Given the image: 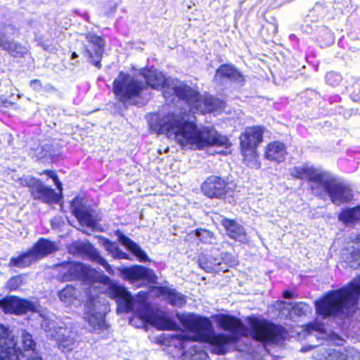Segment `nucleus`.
<instances>
[{"label": "nucleus", "instance_id": "38", "mask_svg": "<svg viewBox=\"0 0 360 360\" xmlns=\"http://www.w3.org/2000/svg\"><path fill=\"white\" fill-rule=\"evenodd\" d=\"M24 275H18L11 277L6 283V288L9 290H16L24 283Z\"/></svg>", "mask_w": 360, "mask_h": 360}, {"label": "nucleus", "instance_id": "48", "mask_svg": "<svg viewBox=\"0 0 360 360\" xmlns=\"http://www.w3.org/2000/svg\"><path fill=\"white\" fill-rule=\"evenodd\" d=\"M321 30L324 33H326L327 35H330V36L331 35L330 30H328L327 27L322 26V27H321Z\"/></svg>", "mask_w": 360, "mask_h": 360}, {"label": "nucleus", "instance_id": "32", "mask_svg": "<svg viewBox=\"0 0 360 360\" xmlns=\"http://www.w3.org/2000/svg\"><path fill=\"white\" fill-rule=\"evenodd\" d=\"M338 219L345 224H353L360 220V205L342 209Z\"/></svg>", "mask_w": 360, "mask_h": 360}, {"label": "nucleus", "instance_id": "33", "mask_svg": "<svg viewBox=\"0 0 360 360\" xmlns=\"http://www.w3.org/2000/svg\"><path fill=\"white\" fill-rule=\"evenodd\" d=\"M356 240V247L345 255L346 262L351 268L354 269L360 268V234Z\"/></svg>", "mask_w": 360, "mask_h": 360}, {"label": "nucleus", "instance_id": "34", "mask_svg": "<svg viewBox=\"0 0 360 360\" xmlns=\"http://www.w3.org/2000/svg\"><path fill=\"white\" fill-rule=\"evenodd\" d=\"M193 233L195 237L203 243L212 244L215 241L214 234L207 229H197Z\"/></svg>", "mask_w": 360, "mask_h": 360}, {"label": "nucleus", "instance_id": "8", "mask_svg": "<svg viewBox=\"0 0 360 360\" xmlns=\"http://www.w3.org/2000/svg\"><path fill=\"white\" fill-rule=\"evenodd\" d=\"M314 195L336 205L348 202L353 199V191L343 180L328 172L324 174L318 186H314Z\"/></svg>", "mask_w": 360, "mask_h": 360}, {"label": "nucleus", "instance_id": "15", "mask_svg": "<svg viewBox=\"0 0 360 360\" xmlns=\"http://www.w3.org/2000/svg\"><path fill=\"white\" fill-rule=\"evenodd\" d=\"M86 44H84L83 54L87 58L88 62L96 68L101 69V60L104 53V39L98 35L88 34L86 36Z\"/></svg>", "mask_w": 360, "mask_h": 360}, {"label": "nucleus", "instance_id": "49", "mask_svg": "<svg viewBox=\"0 0 360 360\" xmlns=\"http://www.w3.org/2000/svg\"><path fill=\"white\" fill-rule=\"evenodd\" d=\"M78 58V54L76 53V52H73L72 54H71V59L72 60H75L76 58Z\"/></svg>", "mask_w": 360, "mask_h": 360}, {"label": "nucleus", "instance_id": "21", "mask_svg": "<svg viewBox=\"0 0 360 360\" xmlns=\"http://www.w3.org/2000/svg\"><path fill=\"white\" fill-rule=\"evenodd\" d=\"M218 220L224 228L225 234L230 238L240 243L248 242L247 233L244 226L236 219L220 216Z\"/></svg>", "mask_w": 360, "mask_h": 360}, {"label": "nucleus", "instance_id": "28", "mask_svg": "<svg viewBox=\"0 0 360 360\" xmlns=\"http://www.w3.org/2000/svg\"><path fill=\"white\" fill-rule=\"evenodd\" d=\"M276 308L281 311L287 310L289 313L292 312L299 317L306 316L308 312L311 311L310 306L303 302L293 304L291 302L279 301L276 304Z\"/></svg>", "mask_w": 360, "mask_h": 360}, {"label": "nucleus", "instance_id": "35", "mask_svg": "<svg viewBox=\"0 0 360 360\" xmlns=\"http://www.w3.org/2000/svg\"><path fill=\"white\" fill-rule=\"evenodd\" d=\"M326 11L321 4H316L314 7L309 11L307 15L305 22L308 21H318L319 19L323 18L325 16Z\"/></svg>", "mask_w": 360, "mask_h": 360}, {"label": "nucleus", "instance_id": "2", "mask_svg": "<svg viewBox=\"0 0 360 360\" xmlns=\"http://www.w3.org/2000/svg\"><path fill=\"white\" fill-rule=\"evenodd\" d=\"M150 131L174 138L182 148L203 150L212 146H226L229 140L210 127H198L185 114L155 113L148 120Z\"/></svg>", "mask_w": 360, "mask_h": 360}, {"label": "nucleus", "instance_id": "9", "mask_svg": "<svg viewBox=\"0 0 360 360\" xmlns=\"http://www.w3.org/2000/svg\"><path fill=\"white\" fill-rule=\"evenodd\" d=\"M58 250V248L55 242L41 238L27 251L22 252L18 257H11L8 266L20 269L26 268Z\"/></svg>", "mask_w": 360, "mask_h": 360}, {"label": "nucleus", "instance_id": "50", "mask_svg": "<svg viewBox=\"0 0 360 360\" xmlns=\"http://www.w3.org/2000/svg\"><path fill=\"white\" fill-rule=\"evenodd\" d=\"M116 8H117V4H115V5L113 6V7H112V8H111V9H110V12H111V13H114V12L116 11Z\"/></svg>", "mask_w": 360, "mask_h": 360}, {"label": "nucleus", "instance_id": "7", "mask_svg": "<svg viewBox=\"0 0 360 360\" xmlns=\"http://www.w3.org/2000/svg\"><path fill=\"white\" fill-rule=\"evenodd\" d=\"M171 91L188 105L190 112L193 113H210L221 110L225 107L223 100L212 96L202 97L198 91L185 83H181Z\"/></svg>", "mask_w": 360, "mask_h": 360}, {"label": "nucleus", "instance_id": "43", "mask_svg": "<svg viewBox=\"0 0 360 360\" xmlns=\"http://www.w3.org/2000/svg\"><path fill=\"white\" fill-rule=\"evenodd\" d=\"M45 173L48 175L49 178L53 179L57 188L60 189L62 187V184L60 183L58 176L53 172L49 170L45 171Z\"/></svg>", "mask_w": 360, "mask_h": 360}, {"label": "nucleus", "instance_id": "22", "mask_svg": "<svg viewBox=\"0 0 360 360\" xmlns=\"http://www.w3.org/2000/svg\"><path fill=\"white\" fill-rule=\"evenodd\" d=\"M325 171L307 166H297L290 169V175L300 179H307L310 182V188L314 193V186H318Z\"/></svg>", "mask_w": 360, "mask_h": 360}, {"label": "nucleus", "instance_id": "19", "mask_svg": "<svg viewBox=\"0 0 360 360\" xmlns=\"http://www.w3.org/2000/svg\"><path fill=\"white\" fill-rule=\"evenodd\" d=\"M56 334H51L63 350L71 351L76 345V332L69 323H60L58 326Z\"/></svg>", "mask_w": 360, "mask_h": 360}, {"label": "nucleus", "instance_id": "13", "mask_svg": "<svg viewBox=\"0 0 360 360\" xmlns=\"http://www.w3.org/2000/svg\"><path fill=\"white\" fill-rule=\"evenodd\" d=\"M231 184L219 176L207 177L201 185L202 193L210 198L224 199L233 192Z\"/></svg>", "mask_w": 360, "mask_h": 360}, {"label": "nucleus", "instance_id": "37", "mask_svg": "<svg viewBox=\"0 0 360 360\" xmlns=\"http://www.w3.org/2000/svg\"><path fill=\"white\" fill-rule=\"evenodd\" d=\"M51 145L46 143L39 146L34 152V155L38 159H45L51 158L53 154L51 152Z\"/></svg>", "mask_w": 360, "mask_h": 360}, {"label": "nucleus", "instance_id": "14", "mask_svg": "<svg viewBox=\"0 0 360 360\" xmlns=\"http://www.w3.org/2000/svg\"><path fill=\"white\" fill-rule=\"evenodd\" d=\"M265 128L261 126L247 127L240 136L243 155L255 157L257 146L263 141Z\"/></svg>", "mask_w": 360, "mask_h": 360}, {"label": "nucleus", "instance_id": "41", "mask_svg": "<svg viewBox=\"0 0 360 360\" xmlns=\"http://www.w3.org/2000/svg\"><path fill=\"white\" fill-rule=\"evenodd\" d=\"M221 263L224 262L229 265H233L235 263V259L232 254L228 252H222L220 254Z\"/></svg>", "mask_w": 360, "mask_h": 360}, {"label": "nucleus", "instance_id": "5", "mask_svg": "<svg viewBox=\"0 0 360 360\" xmlns=\"http://www.w3.org/2000/svg\"><path fill=\"white\" fill-rule=\"evenodd\" d=\"M360 299V276L342 288L328 292L315 302L316 312L323 319L338 316L345 319L358 309Z\"/></svg>", "mask_w": 360, "mask_h": 360}, {"label": "nucleus", "instance_id": "6", "mask_svg": "<svg viewBox=\"0 0 360 360\" xmlns=\"http://www.w3.org/2000/svg\"><path fill=\"white\" fill-rule=\"evenodd\" d=\"M21 342L23 352L16 347L8 328L0 325V360H43L36 351V343L30 333L22 331Z\"/></svg>", "mask_w": 360, "mask_h": 360}, {"label": "nucleus", "instance_id": "25", "mask_svg": "<svg viewBox=\"0 0 360 360\" xmlns=\"http://www.w3.org/2000/svg\"><path fill=\"white\" fill-rule=\"evenodd\" d=\"M155 291L159 296L162 297L168 304L173 307L181 308L186 304V297L175 289L161 285L157 286Z\"/></svg>", "mask_w": 360, "mask_h": 360}, {"label": "nucleus", "instance_id": "4", "mask_svg": "<svg viewBox=\"0 0 360 360\" xmlns=\"http://www.w3.org/2000/svg\"><path fill=\"white\" fill-rule=\"evenodd\" d=\"M109 297L117 304V314L134 311L136 316L143 323H147L161 330H177L179 329L176 322L162 311H155L146 302H139L136 307V300L131 292L124 287L112 285L107 291Z\"/></svg>", "mask_w": 360, "mask_h": 360}, {"label": "nucleus", "instance_id": "29", "mask_svg": "<svg viewBox=\"0 0 360 360\" xmlns=\"http://www.w3.org/2000/svg\"><path fill=\"white\" fill-rule=\"evenodd\" d=\"M79 291L72 285H67L65 288L58 291L59 300L66 306L77 305L79 304Z\"/></svg>", "mask_w": 360, "mask_h": 360}, {"label": "nucleus", "instance_id": "11", "mask_svg": "<svg viewBox=\"0 0 360 360\" xmlns=\"http://www.w3.org/2000/svg\"><path fill=\"white\" fill-rule=\"evenodd\" d=\"M20 34V29L11 23L0 24V49L13 58H24L28 52L26 46L14 39Z\"/></svg>", "mask_w": 360, "mask_h": 360}, {"label": "nucleus", "instance_id": "1", "mask_svg": "<svg viewBox=\"0 0 360 360\" xmlns=\"http://www.w3.org/2000/svg\"><path fill=\"white\" fill-rule=\"evenodd\" d=\"M176 317L182 324L184 331L179 335L180 342L186 347V343L199 341L207 342L211 352L225 354L230 345H236L240 352H252L249 343L252 341L264 344L278 343L287 339L288 332L281 326L269 322L264 319L249 317L248 326L239 319L233 316H223L219 321V326L229 334H217L211 321L199 319L195 314H180Z\"/></svg>", "mask_w": 360, "mask_h": 360}, {"label": "nucleus", "instance_id": "3", "mask_svg": "<svg viewBox=\"0 0 360 360\" xmlns=\"http://www.w3.org/2000/svg\"><path fill=\"white\" fill-rule=\"evenodd\" d=\"M143 79H139L128 73L120 72L118 76L114 79L112 83V92L115 99L119 101L122 105L127 108L129 105H134L137 103V99L141 97L143 90L148 86L153 89H163V96L166 100L175 96L176 94L172 93V89L179 85L181 82H179L174 86L169 87L165 86V77L163 74L154 70H144L142 71Z\"/></svg>", "mask_w": 360, "mask_h": 360}, {"label": "nucleus", "instance_id": "26", "mask_svg": "<svg viewBox=\"0 0 360 360\" xmlns=\"http://www.w3.org/2000/svg\"><path fill=\"white\" fill-rule=\"evenodd\" d=\"M287 155L285 145L281 141H273L269 143L266 148L265 158L267 160L282 162Z\"/></svg>", "mask_w": 360, "mask_h": 360}, {"label": "nucleus", "instance_id": "45", "mask_svg": "<svg viewBox=\"0 0 360 360\" xmlns=\"http://www.w3.org/2000/svg\"><path fill=\"white\" fill-rule=\"evenodd\" d=\"M30 86L37 91H40L42 89L41 82L39 79L31 80L30 82Z\"/></svg>", "mask_w": 360, "mask_h": 360}, {"label": "nucleus", "instance_id": "42", "mask_svg": "<svg viewBox=\"0 0 360 360\" xmlns=\"http://www.w3.org/2000/svg\"><path fill=\"white\" fill-rule=\"evenodd\" d=\"M323 326L317 323H310L306 325L305 330L310 333L312 331L321 332L323 330Z\"/></svg>", "mask_w": 360, "mask_h": 360}, {"label": "nucleus", "instance_id": "27", "mask_svg": "<svg viewBox=\"0 0 360 360\" xmlns=\"http://www.w3.org/2000/svg\"><path fill=\"white\" fill-rule=\"evenodd\" d=\"M217 253V251L214 250L210 254H200L198 259L199 266L208 273L216 271V267L221 264V259Z\"/></svg>", "mask_w": 360, "mask_h": 360}, {"label": "nucleus", "instance_id": "10", "mask_svg": "<svg viewBox=\"0 0 360 360\" xmlns=\"http://www.w3.org/2000/svg\"><path fill=\"white\" fill-rule=\"evenodd\" d=\"M107 311L108 302L104 293H90L88 295L84 307V319L94 330L105 328V314Z\"/></svg>", "mask_w": 360, "mask_h": 360}, {"label": "nucleus", "instance_id": "17", "mask_svg": "<svg viewBox=\"0 0 360 360\" xmlns=\"http://www.w3.org/2000/svg\"><path fill=\"white\" fill-rule=\"evenodd\" d=\"M0 307L5 314H22L36 310L35 304L15 296H7L0 300Z\"/></svg>", "mask_w": 360, "mask_h": 360}, {"label": "nucleus", "instance_id": "40", "mask_svg": "<svg viewBox=\"0 0 360 360\" xmlns=\"http://www.w3.org/2000/svg\"><path fill=\"white\" fill-rule=\"evenodd\" d=\"M330 360H349L347 354L341 351L333 350L329 354Z\"/></svg>", "mask_w": 360, "mask_h": 360}, {"label": "nucleus", "instance_id": "16", "mask_svg": "<svg viewBox=\"0 0 360 360\" xmlns=\"http://www.w3.org/2000/svg\"><path fill=\"white\" fill-rule=\"evenodd\" d=\"M59 268V276L63 281L76 279L87 280L89 278L88 267L81 262H63L57 265Z\"/></svg>", "mask_w": 360, "mask_h": 360}, {"label": "nucleus", "instance_id": "36", "mask_svg": "<svg viewBox=\"0 0 360 360\" xmlns=\"http://www.w3.org/2000/svg\"><path fill=\"white\" fill-rule=\"evenodd\" d=\"M60 323H63L62 321H56L51 318H44L41 322V328L46 331V332H50L51 335L56 334V330H58V326L60 324Z\"/></svg>", "mask_w": 360, "mask_h": 360}, {"label": "nucleus", "instance_id": "20", "mask_svg": "<svg viewBox=\"0 0 360 360\" xmlns=\"http://www.w3.org/2000/svg\"><path fill=\"white\" fill-rule=\"evenodd\" d=\"M70 207L72 214L82 225H86L91 229L96 226V218L92 214L90 207L84 204L81 200L77 198H74Z\"/></svg>", "mask_w": 360, "mask_h": 360}, {"label": "nucleus", "instance_id": "12", "mask_svg": "<svg viewBox=\"0 0 360 360\" xmlns=\"http://www.w3.org/2000/svg\"><path fill=\"white\" fill-rule=\"evenodd\" d=\"M122 278L131 283L141 287L148 283H157L158 276L154 271L141 265L123 267L120 270Z\"/></svg>", "mask_w": 360, "mask_h": 360}, {"label": "nucleus", "instance_id": "46", "mask_svg": "<svg viewBox=\"0 0 360 360\" xmlns=\"http://www.w3.org/2000/svg\"><path fill=\"white\" fill-rule=\"evenodd\" d=\"M283 297L284 299L287 300L292 299L294 297L293 293L289 290H285L283 292Z\"/></svg>", "mask_w": 360, "mask_h": 360}, {"label": "nucleus", "instance_id": "39", "mask_svg": "<svg viewBox=\"0 0 360 360\" xmlns=\"http://www.w3.org/2000/svg\"><path fill=\"white\" fill-rule=\"evenodd\" d=\"M325 79L328 84L335 86L341 82L342 77L340 74L332 71L326 73Z\"/></svg>", "mask_w": 360, "mask_h": 360}, {"label": "nucleus", "instance_id": "24", "mask_svg": "<svg viewBox=\"0 0 360 360\" xmlns=\"http://www.w3.org/2000/svg\"><path fill=\"white\" fill-rule=\"evenodd\" d=\"M117 238L119 243L129 251L140 262H146L149 258L146 252L134 240L124 235L120 230H116L114 232Z\"/></svg>", "mask_w": 360, "mask_h": 360}, {"label": "nucleus", "instance_id": "47", "mask_svg": "<svg viewBox=\"0 0 360 360\" xmlns=\"http://www.w3.org/2000/svg\"><path fill=\"white\" fill-rule=\"evenodd\" d=\"M190 349L191 350V355L199 354V353H200V350H201V349L196 345L191 346Z\"/></svg>", "mask_w": 360, "mask_h": 360}, {"label": "nucleus", "instance_id": "18", "mask_svg": "<svg viewBox=\"0 0 360 360\" xmlns=\"http://www.w3.org/2000/svg\"><path fill=\"white\" fill-rule=\"evenodd\" d=\"M27 186L31 189L32 197L44 203L58 202V195L54 189L43 184L39 180L31 178L27 182Z\"/></svg>", "mask_w": 360, "mask_h": 360}, {"label": "nucleus", "instance_id": "30", "mask_svg": "<svg viewBox=\"0 0 360 360\" xmlns=\"http://www.w3.org/2000/svg\"><path fill=\"white\" fill-rule=\"evenodd\" d=\"M98 240L101 245L105 248L108 254L110 255L115 259H130V256L124 252L116 243L111 241L104 236H98Z\"/></svg>", "mask_w": 360, "mask_h": 360}, {"label": "nucleus", "instance_id": "23", "mask_svg": "<svg viewBox=\"0 0 360 360\" xmlns=\"http://www.w3.org/2000/svg\"><path fill=\"white\" fill-rule=\"evenodd\" d=\"M214 79L217 82L229 81L243 86L245 82L243 75L233 65H221L216 70Z\"/></svg>", "mask_w": 360, "mask_h": 360}, {"label": "nucleus", "instance_id": "44", "mask_svg": "<svg viewBox=\"0 0 360 360\" xmlns=\"http://www.w3.org/2000/svg\"><path fill=\"white\" fill-rule=\"evenodd\" d=\"M45 173L48 175L49 178L53 179L57 188L60 189L62 187V184L60 183L58 176L53 172L49 170L45 171Z\"/></svg>", "mask_w": 360, "mask_h": 360}, {"label": "nucleus", "instance_id": "31", "mask_svg": "<svg viewBox=\"0 0 360 360\" xmlns=\"http://www.w3.org/2000/svg\"><path fill=\"white\" fill-rule=\"evenodd\" d=\"M82 250L89 256L91 261L102 266L109 274H113L114 270L112 266L91 244L83 245Z\"/></svg>", "mask_w": 360, "mask_h": 360}]
</instances>
